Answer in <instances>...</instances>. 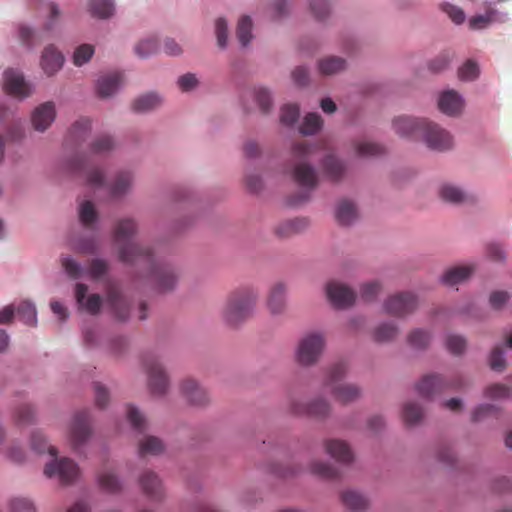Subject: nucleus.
I'll use <instances>...</instances> for the list:
<instances>
[{
  "label": "nucleus",
  "mask_w": 512,
  "mask_h": 512,
  "mask_svg": "<svg viewBox=\"0 0 512 512\" xmlns=\"http://www.w3.org/2000/svg\"><path fill=\"white\" fill-rule=\"evenodd\" d=\"M358 217L356 206L349 200H341L336 210V219L341 225H350Z\"/></svg>",
  "instance_id": "c85d7f7f"
},
{
  "label": "nucleus",
  "mask_w": 512,
  "mask_h": 512,
  "mask_svg": "<svg viewBox=\"0 0 512 512\" xmlns=\"http://www.w3.org/2000/svg\"><path fill=\"white\" fill-rule=\"evenodd\" d=\"M441 9L455 24H462L464 22L465 14L461 8L450 3H443Z\"/></svg>",
  "instance_id": "052dcab7"
},
{
  "label": "nucleus",
  "mask_w": 512,
  "mask_h": 512,
  "mask_svg": "<svg viewBox=\"0 0 512 512\" xmlns=\"http://www.w3.org/2000/svg\"><path fill=\"white\" fill-rule=\"evenodd\" d=\"M252 20L249 16H243L239 19L237 25V38L242 46H246L252 39Z\"/></svg>",
  "instance_id": "49530a36"
},
{
  "label": "nucleus",
  "mask_w": 512,
  "mask_h": 512,
  "mask_svg": "<svg viewBox=\"0 0 512 512\" xmlns=\"http://www.w3.org/2000/svg\"><path fill=\"white\" fill-rule=\"evenodd\" d=\"M402 416L406 424L414 425L422 419L423 410L416 402L410 401L404 404Z\"/></svg>",
  "instance_id": "c03bdc74"
},
{
  "label": "nucleus",
  "mask_w": 512,
  "mask_h": 512,
  "mask_svg": "<svg viewBox=\"0 0 512 512\" xmlns=\"http://www.w3.org/2000/svg\"><path fill=\"white\" fill-rule=\"evenodd\" d=\"M4 90L7 94L20 99L31 94V87L23 74L14 69H8L4 73Z\"/></svg>",
  "instance_id": "dca6fc26"
},
{
  "label": "nucleus",
  "mask_w": 512,
  "mask_h": 512,
  "mask_svg": "<svg viewBox=\"0 0 512 512\" xmlns=\"http://www.w3.org/2000/svg\"><path fill=\"white\" fill-rule=\"evenodd\" d=\"M98 483L102 490L109 493L119 492L122 484L116 474L111 470H103L98 474Z\"/></svg>",
  "instance_id": "2f4dec72"
},
{
  "label": "nucleus",
  "mask_w": 512,
  "mask_h": 512,
  "mask_svg": "<svg viewBox=\"0 0 512 512\" xmlns=\"http://www.w3.org/2000/svg\"><path fill=\"white\" fill-rule=\"evenodd\" d=\"M496 10H489L485 15H477L470 19L469 26L471 29H483L487 27L496 15Z\"/></svg>",
  "instance_id": "bf43d9fd"
},
{
  "label": "nucleus",
  "mask_w": 512,
  "mask_h": 512,
  "mask_svg": "<svg viewBox=\"0 0 512 512\" xmlns=\"http://www.w3.org/2000/svg\"><path fill=\"white\" fill-rule=\"evenodd\" d=\"M56 117L55 104L51 101L45 102L34 109L31 115V122L36 131L44 132L54 122Z\"/></svg>",
  "instance_id": "a211bd4d"
},
{
  "label": "nucleus",
  "mask_w": 512,
  "mask_h": 512,
  "mask_svg": "<svg viewBox=\"0 0 512 512\" xmlns=\"http://www.w3.org/2000/svg\"><path fill=\"white\" fill-rule=\"evenodd\" d=\"M137 232L133 219L120 220L114 229V241L118 247L119 258L131 265H141L155 287L162 292L172 290L179 276L178 269L171 263L158 258L149 246L132 241Z\"/></svg>",
  "instance_id": "f257e3e1"
},
{
  "label": "nucleus",
  "mask_w": 512,
  "mask_h": 512,
  "mask_svg": "<svg viewBox=\"0 0 512 512\" xmlns=\"http://www.w3.org/2000/svg\"><path fill=\"white\" fill-rule=\"evenodd\" d=\"M144 366L148 376V386L153 395H164L169 387V379L159 359L148 356L144 359Z\"/></svg>",
  "instance_id": "1a4fd4ad"
},
{
  "label": "nucleus",
  "mask_w": 512,
  "mask_h": 512,
  "mask_svg": "<svg viewBox=\"0 0 512 512\" xmlns=\"http://www.w3.org/2000/svg\"><path fill=\"white\" fill-rule=\"evenodd\" d=\"M343 504L352 511L362 512L369 506L368 500L359 492L346 490L341 494Z\"/></svg>",
  "instance_id": "cd10ccee"
},
{
  "label": "nucleus",
  "mask_w": 512,
  "mask_h": 512,
  "mask_svg": "<svg viewBox=\"0 0 512 512\" xmlns=\"http://www.w3.org/2000/svg\"><path fill=\"white\" fill-rule=\"evenodd\" d=\"M472 266H458L448 269L442 276L444 284L453 286L466 280L473 272Z\"/></svg>",
  "instance_id": "7c9ffc66"
},
{
  "label": "nucleus",
  "mask_w": 512,
  "mask_h": 512,
  "mask_svg": "<svg viewBox=\"0 0 512 512\" xmlns=\"http://www.w3.org/2000/svg\"><path fill=\"white\" fill-rule=\"evenodd\" d=\"M140 486L143 492L149 497L152 501H160L163 496V488L161 484V480L158 476L152 471H145L139 479Z\"/></svg>",
  "instance_id": "412c9836"
},
{
  "label": "nucleus",
  "mask_w": 512,
  "mask_h": 512,
  "mask_svg": "<svg viewBox=\"0 0 512 512\" xmlns=\"http://www.w3.org/2000/svg\"><path fill=\"white\" fill-rule=\"evenodd\" d=\"M164 450L162 441L154 436H146L139 443V454L145 455H158Z\"/></svg>",
  "instance_id": "f704fd0d"
},
{
  "label": "nucleus",
  "mask_w": 512,
  "mask_h": 512,
  "mask_svg": "<svg viewBox=\"0 0 512 512\" xmlns=\"http://www.w3.org/2000/svg\"><path fill=\"white\" fill-rule=\"evenodd\" d=\"M431 336L429 332L422 329L412 330L407 337L408 344L416 350L425 349L430 343Z\"/></svg>",
  "instance_id": "37998d69"
},
{
  "label": "nucleus",
  "mask_w": 512,
  "mask_h": 512,
  "mask_svg": "<svg viewBox=\"0 0 512 512\" xmlns=\"http://www.w3.org/2000/svg\"><path fill=\"white\" fill-rule=\"evenodd\" d=\"M90 435L91 427L88 411L77 412L69 430V439L73 449L78 450L89 439Z\"/></svg>",
  "instance_id": "f8f14e48"
},
{
  "label": "nucleus",
  "mask_w": 512,
  "mask_h": 512,
  "mask_svg": "<svg viewBox=\"0 0 512 512\" xmlns=\"http://www.w3.org/2000/svg\"><path fill=\"white\" fill-rule=\"evenodd\" d=\"M355 152L358 156L369 157L384 153V147L378 143L369 141H358L354 144Z\"/></svg>",
  "instance_id": "79ce46f5"
},
{
  "label": "nucleus",
  "mask_w": 512,
  "mask_h": 512,
  "mask_svg": "<svg viewBox=\"0 0 512 512\" xmlns=\"http://www.w3.org/2000/svg\"><path fill=\"white\" fill-rule=\"evenodd\" d=\"M162 103L161 97L156 93H147L136 98L132 103L133 111L137 113L149 112Z\"/></svg>",
  "instance_id": "c756f323"
},
{
  "label": "nucleus",
  "mask_w": 512,
  "mask_h": 512,
  "mask_svg": "<svg viewBox=\"0 0 512 512\" xmlns=\"http://www.w3.org/2000/svg\"><path fill=\"white\" fill-rule=\"evenodd\" d=\"M325 336L320 332L306 334L300 341L296 350L297 362L302 366H311L321 357L325 347Z\"/></svg>",
  "instance_id": "6e6552de"
},
{
  "label": "nucleus",
  "mask_w": 512,
  "mask_h": 512,
  "mask_svg": "<svg viewBox=\"0 0 512 512\" xmlns=\"http://www.w3.org/2000/svg\"><path fill=\"white\" fill-rule=\"evenodd\" d=\"M417 306V298L410 292L394 294L384 303L385 312L397 317H405L413 313Z\"/></svg>",
  "instance_id": "9b49d317"
},
{
  "label": "nucleus",
  "mask_w": 512,
  "mask_h": 512,
  "mask_svg": "<svg viewBox=\"0 0 512 512\" xmlns=\"http://www.w3.org/2000/svg\"><path fill=\"white\" fill-rule=\"evenodd\" d=\"M17 316L18 318L29 326H35L37 323V315L35 306L28 302L23 301L17 307Z\"/></svg>",
  "instance_id": "e433bc0d"
},
{
  "label": "nucleus",
  "mask_w": 512,
  "mask_h": 512,
  "mask_svg": "<svg viewBox=\"0 0 512 512\" xmlns=\"http://www.w3.org/2000/svg\"><path fill=\"white\" fill-rule=\"evenodd\" d=\"M180 391L186 400L194 406H204L210 400L208 392L192 378L184 379L180 383Z\"/></svg>",
  "instance_id": "f3484780"
},
{
  "label": "nucleus",
  "mask_w": 512,
  "mask_h": 512,
  "mask_svg": "<svg viewBox=\"0 0 512 512\" xmlns=\"http://www.w3.org/2000/svg\"><path fill=\"white\" fill-rule=\"evenodd\" d=\"M88 286L83 283H77L75 287V298L81 309H84L91 315H97L102 306V298L99 294H91L86 299Z\"/></svg>",
  "instance_id": "6ab92c4d"
},
{
  "label": "nucleus",
  "mask_w": 512,
  "mask_h": 512,
  "mask_svg": "<svg viewBox=\"0 0 512 512\" xmlns=\"http://www.w3.org/2000/svg\"><path fill=\"white\" fill-rule=\"evenodd\" d=\"M290 411L299 416H309L316 419H324L331 412L330 403L324 398H316L309 403L293 400Z\"/></svg>",
  "instance_id": "ddd939ff"
},
{
  "label": "nucleus",
  "mask_w": 512,
  "mask_h": 512,
  "mask_svg": "<svg viewBox=\"0 0 512 512\" xmlns=\"http://www.w3.org/2000/svg\"><path fill=\"white\" fill-rule=\"evenodd\" d=\"M310 7L314 16L319 20L324 19L329 13V3L327 0H311Z\"/></svg>",
  "instance_id": "69168bd1"
},
{
  "label": "nucleus",
  "mask_w": 512,
  "mask_h": 512,
  "mask_svg": "<svg viewBox=\"0 0 512 512\" xmlns=\"http://www.w3.org/2000/svg\"><path fill=\"white\" fill-rule=\"evenodd\" d=\"M158 51V43L154 38H146L135 46V53L140 58H146Z\"/></svg>",
  "instance_id": "8fccbe9b"
},
{
  "label": "nucleus",
  "mask_w": 512,
  "mask_h": 512,
  "mask_svg": "<svg viewBox=\"0 0 512 512\" xmlns=\"http://www.w3.org/2000/svg\"><path fill=\"white\" fill-rule=\"evenodd\" d=\"M326 452L341 463H350L353 460V453L349 445L338 439H330L324 443Z\"/></svg>",
  "instance_id": "5701e85b"
},
{
  "label": "nucleus",
  "mask_w": 512,
  "mask_h": 512,
  "mask_svg": "<svg viewBox=\"0 0 512 512\" xmlns=\"http://www.w3.org/2000/svg\"><path fill=\"white\" fill-rule=\"evenodd\" d=\"M312 153V147L307 142H298L292 146L293 167L291 175L293 180L300 186L309 190L314 189L318 184V175L315 168L306 161Z\"/></svg>",
  "instance_id": "39448f33"
},
{
  "label": "nucleus",
  "mask_w": 512,
  "mask_h": 512,
  "mask_svg": "<svg viewBox=\"0 0 512 512\" xmlns=\"http://www.w3.org/2000/svg\"><path fill=\"white\" fill-rule=\"evenodd\" d=\"M458 75L465 81L474 80L479 75L478 65L474 61L468 60L459 68Z\"/></svg>",
  "instance_id": "5fc2aeb1"
},
{
  "label": "nucleus",
  "mask_w": 512,
  "mask_h": 512,
  "mask_svg": "<svg viewBox=\"0 0 512 512\" xmlns=\"http://www.w3.org/2000/svg\"><path fill=\"white\" fill-rule=\"evenodd\" d=\"M309 470L313 475L323 479H334L338 475L337 470L332 465L321 461L312 462Z\"/></svg>",
  "instance_id": "a18cd8bd"
},
{
  "label": "nucleus",
  "mask_w": 512,
  "mask_h": 512,
  "mask_svg": "<svg viewBox=\"0 0 512 512\" xmlns=\"http://www.w3.org/2000/svg\"><path fill=\"white\" fill-rule=\"evenodd\" d=\"M91 129V121L88 118L77 120L69 130V137L76 143L85 139Z\"/></svg>",
  "instance_id": "ea45409f"
},
{
  "label": "nucleus",
  "mask_w": 512,
  "mask_h": 512,
  "mask_svg": "<svg viewBox=\"0 0 512 512\" xmlns=\"http://www.w3.org/2000/svg\"><path fill=\"white\" fill-rule=\"evenodd\" d=\"M286 287L283 283H276L271 287L267 305L272 314H280L285 309Z\"/></svg>",
  "instance_id": "a878e982"
},
{
  "label": "nucleus",
  "mask_w": 512,
  "mask_h": 512,
  "mask_svg": "<svg viewBox=\"0 0 512 512\" xmlns=\"http://www.w3.org/2000/svg\"><path fill=\"white\" fill-rule=\"evenodd\" d=\"M127 418L135 430L141 432L146 428L145 417L136 407H128Z\"/></svg>",
  "instance_id": "603ef678"
},
{
  "label": "nucleus",
  "mask_w": 512,
  "mask_h": 512,
  "mask_svg": "<svg viewBox=\"0 0 512 512\" xmlns=\"http://www.w3.org/2000/svg\"><path fill=\"white\" fill-rule=\"evenodd\" d=\"M465 382L462 376H456L450 381H446L439 374L425 375L417 384L416 391L420 396L426 399H432L448 389H461Z\"/></svg>",
  "instance_id": "0eeeda50"
},
{
  "label": "nucleus",
  "mask_w": 512,
  "mask_h": 512,
  "mask_svg": "<svg viewBox=\"0 0 512 512\" xmlns=\"http://www.w3.org/2000/svg\"><path fill=\"white\" fill-rule=\"evenodd\" d=\"M70 169L73 173L83 177L85 183L92 188H99L104 184V173L94 165L88 156L73 159Z\"/></svg>",
  "instance_id": "9d476101"
},
{
  "label": "nucleus",
  "mask_w": 512,
  "mask_h": 512,
  "mask_svg": "<svg viewBox=\"0 0 512 512\" xmlns=\"http://www.w3.org/2000/svg\"><path fill=\"white\" fill-rule=\"evenodd\" d=\"M323 125L321 116L317 113H308L300 127V133L303 135H313L318 132Z\"/></svg>",
  "instance_id": "a19ab883"
},
{
  "label": "nucleus",
  "mask_w": 512,
  "mask_h": 512,
  "mask_svg": "<svg viewBox=\"0 0 512 512\" xmlns=\"http://www.w3.org/2000/svg\"><path fill=\"white\" fill-rule=\"evenodd\" d=\"M114 3L112 0H90L89 11L92 16L106 19L114 14Z\"/></svg>",
  "instance_id": "473e14b6"
},
{
  "label": "nucleus",
  "mask_w": 512,
  "mask_h": 512,
  "mask_svg": "<svg viewBox=\"0 0 512 512\" xmlns=\"http://www.w3.org/2000/svg\"><path fill=\"white\" fill-rule=\"evenodd\" d=\"M319 71L323 75H332L345 68V61L340 57H327L319 61Z\"/></svg>",
  "instance_id": "58836bf2"
},
{
  "label": "nucleus",
  "mask_w": 512,
  "mask_h": 512,
  "mask_svg": "<svg viewBox=\"0 0 512 512\" xmlns=\"http://www.w3.org/2000/svg\"><path fill=\"white\" fill-rule=\"evenodd\" d=\"M392 128L400 137H421L432 150L446 151L453 145L449 132L424 118L398 116L393 119Z\"/></svg>",
  "instance_id": "f03ea898"
},
{
  "label": "nucleus",
  "mask_w": 512,
  "mask_h": 512,
  "mask_svg": "<svg viewBox=\"0 0 512 512\" xmlns=\"http://www.w3.org/2000/svg\"><path fill=\"white\" fill-rule=\"evenodd\" d=\"M440 111L449 116H456L461 113L463 108V100L454 90L443 92L438 100Z\"/></svg>",
  "instance_id": "4be33fe9"
},
{
  "label": "nucleus",
  "mask_w": 512,
  "mask_h": 512,
  "mask_svg": "<svg viewBox=\"0 0 512 512\" xmlns=\"http://www.w3.org/2000/svg\"><path fill=\"white\" fill-rule=\"evenodd\" d=\"M122 83V74L115 72L104 75L98 79L97 93L101 98H107L113 95Z\"/></svg>",
  "instance_id": "b1692460"
},
{
  "label": "nucleus",
  "mask_w": 512,
  "mask_h": 512,
  "mask_svg": "<svg viewBox=\"0 0 512 512\" xmlns=\"http://www.w3.org/2000/svg\"><path fill=\"white\" fill-rule=\"evenodd\" d=\"M346 372V363L337 362L329 368L324 381V386L332 396L343 404L351 403L361 396V389L357 385L341 382Z\"/></svg>",
  "instance_id": "423d86ee"
},
{
  "label": "nucleus",
  "mask_w": 512,
  "mask_h": 512,
  "mask_svg": "<svg viewBox=\"0 0 512 512\" xmlns=\"http://www.w3.org/2000/svg\"><path fill=\"white\" fill-rule=\"evenodd\" d=\"M321 167L325 175L332 181L342 179L346 171L344 162L333 154L326 155L322 160Z\"/></svg>",
  "instance_id": "393cba45"
},
{
  "label": "nucleus",
  "mask_w": 512,
  "mask_h": 512,
  "mask_svg": "<svg viewBox=\"0 0 512 512\" xmlns=\"http://www.w3.org/2000/svg\"><path fill=\"white\" fill-rule=\"evenodd\" d=\"M133 176L129 171L119 172L109 186L110 195L113 198H120L127 194L132 186Z\"/></svg>",
  "instance_id": "bb28decb"
},
{
  "label": "nucleus",
  "mask_w": 512,
  "mask_h": 512,
  "mask_svg": "<svg viewBox=\"0 0 512 512\" xmlns=\"http://www.w3.org/2000/svg\"><path fill=\"white\" fill-rule=\"evenodd\" d=\"M308 226V221L305 218H296L280 224L276 232L281 237H288L294 233L302 231Z\"/></svg>",
  "instance_id": "c9c22d12"
},
{
  "label": "nucleus",
  "mask_w": 512,
  "mask_h": 512,
  "mask_svg": "<svg viewBox=\"0 0 512 512\" xmlns=\"http://www.w3.org/2000/svg\"><path fill=\"white\" fill-rule=\"evenodd\" d=\"M64 56L53 45H48L42 52L40 65L46 75L52 76L63 66Z\"/></svg>",
  "instance_id": "aec40b11"
},
{
  "label": "nucleus",
  "mask_w": 512,
  "mask_h": 512,
  "mask_svg": "<svg viewBox=\"0 0 512 512\" xmlns=\"http://www.w3.org/2000/svg\"><path fill=\"white\" fill-rule=\"evenodd\" d=\"M255 99L263 113L270 111L272 107V99L269 91L264 87L255 88Z\"/></svg>",
  "instance_id": "6e6d98bb"
},
{
  "label": "nucleus",
  "mask_w": 512,
  "mask_h": 512,
  "mask_svg": "<svg viewBox=\"0 0 512 512\" xmlns=\"http://www.w3.org/2000/svg\"><path fill=\"white\" fill-rule=\"evenodd\" d=\"M95 404L99 408H104L109 402V393L101 383L94 384Z\"/></svg>",
  "instance_id": "774afa93"
},
{
  "label": "nucleus",
  "mask_w": 512,
  "mask_h": 512,
  "mask_svg": "<svg viewBox=\"0 0 512 512\" xmlns=\"http://www.w3.org/2000/svg\"><path fill=\"white\" fill-rule=\"evenodd\" d=\"M446 347L453 354H461L466 348V341L459 335H449L446 339Z\"/></svg>",
  "instance_id": "680f3d73"
},
{
  "label": "nucleus",
  "mask_w": 512,
  "mask_h": 512,
  "mask_svg": "<svg viewBox=\"0 0 512 512\" xmlns=\"http://www.w3.org/2000/svg\"><path fill=\"white\" fill-rule=\"evenodd\" d=\"M489 363L491 369L495 371H503L506 367L504 351L501 346H496L490 354Z\"/></svg>",
  "instance_id": "4d7b16f0"
},
{
  "label": "nucleus",
  "mask_w": 512,
  "mask_h": 512,
  "mask_svg": "<svg viewBox=\"0 0 512 512\" xmlns=\"http://www.w3.org/2000/svg\"><path fill=\"white\" fill-rule=\"evenodd\" d=\"M115 144L110 136L98 137L90 146V153L92 155H103L114 148Z\"/></svg>",
  "instance_id": "09e8293b"
},
{
  "label": "nucleus",
  "mask_w": 512,
  "mask_h": 512,
  "mask_svg": "<svg viewBox=\"0 0 512 512\" xmlns=\"http://www.w3.org/2000/svg\"><path fill=\"white\" fill-rule=\"evenodd\" d=\"M215 32L217 36L218 46L224 48L227 44V22L223 18H218L215 22Z\"/></svg>",
  "instance_id": "0e129e2a"
},
{
  "label": "nucleus",
  "mask_w": 512,
  "mask_h": 512,
  "mask_svg": "<svg viewBox=\"0 0 512 512\" xmlns=\"http://www.w3.org/2000/svg\"><path fill=\"white\" fill-rule=\"evenodd\" d=\"M106 301L118 320L126 321L129 318L130 304L118 286L114 284L107 286Z\"/></svg>",
  "instance_id": "4468645a"
},
{
  "label": "nucleus",
  "mask_w": 512,
  "mask_h": 512,
  "mask_svg": "<svg viewBox=\"0 0 512 512\" xmlns=\"http://www.w3.org/2000/svg\"><path fill=\"white\" fill-rule=\"evenodd\" d=\"M485 394L493 399L509 398L512 396V390L504 384H493L486 388Z\"/></svg>",
  "instance_id": "13d9d810"
},
{
  "label": "nucleus",
  "mask_w": 512,
  "mask_h": 512,
  "mask_svg": "<svg viewBox=\"0 0 512 512\" xmlns=\"http://www.w3.org/2000/svg\"><path fill=\"white\" fill-rule=\"evenodd\" d=\"M10 512H36V510L29 499L14 498L10 503Z\"/></svg>",
  "instance_id": "e2e57ef3"
},
{
  "label": "nucleus",
  "mask_w": 512,
  "mask_h": 512,
  "mask_svg": "<svg viewBox=\"0 0 512 512\" xmlns=\"http://www.w3.org/2000/svg\"><path fill=\"white\" fill-rule=\"evenodd\" d=\"M94 54V47L90 44H82L76 48L73 55V62L76 66L87 63Z\"/></svg>",
  "instance_id": "3c124183"
},
{
  "label": "nucleus",
  "mask_w": 512,
  "mask_h": 512,
  "mask_svg": "<svg viewBox=\"0 0 512 512\" xmlns=\"http://www.w3.org/2000/svg\"><path fill=\"white\" fill-rule=\"evenodd\" d=\"M439 193L444 201L453 204L467 202L469 198L461 189L450 184L443 185Z\"/></svg>",
  "instance_id": "72a5a7b5"
},
{
  "label": "nucleus",
  "mask_w": 512,
  "mask_h": 512,
  "mask_svg": "<svg viewBox=\"0 0 512 512\" xmlns=\"http://www.w3.org/2000/svg\"><path fill=\"white\" fill-rule=\"evenodd\" d=\"M79 217L85 226H91L97 220L98 214L91 201L86 200L80 204Z\"/></svg>",
  "instance_id": "de8ad7c7"
},
{
  "label": "nucleus",
  "mask_w": 512,
  "mask_h": 512,
  "mask_svg": "<svg viewBox=\"0 0 512 512\" xmlns=\"http://www.w3.org/2000/svg\"><path fill=\"white\" fill-rule=\"evenodd\" d=\"M31 449L37 454L46 450L54 459L44 467V475L47 478H56L61 484L68 485L78 479L80 469L78 465L67 457L57 458V449L48 445L44 435L40 431H34L30 439Z\"/></svg>",
  "instance_id": "7ed1b4c3"
},
{
  "label": "nucleus",
  "mask_w": 512,
  "mask_h": 512,
  "mask_svg": "<svg viewBox=\"0 0 512 512\" xmlns=\"http://www.w3.org/2000/svg\"><path fill=\"white\" fill-rule=\"evenodd\" d=\"M299 117V107L296 104H286L281 108L280 120L285 125L294 124Z\"/></svg>",
  "instance_id": "864d4df0"
},
{
  "label": "nucleus",
  "mask_w": 512,
  "mask_h": 512,
  "mask_svg": "<svg viewBox=\"0 0 512 512\" xmlns=\"http://www.w3.org/2000/svg\"><path fill=\"white\" fill-rule=\"evenodd\" d=\"M326 294L331 304L336 308H347L354 303L356 298L352 289L336 281L327 284Z\"/></svg>",
  "instance_id": "2eb2a0df"
},
{
  "label": "nucleus",
  "mask_w": 512,
  "mask_h": 512,
  "mask_svg": "<svg viewBox=\"0 0 512 512\" xmlns=\"http://www.w3.org/2000/svg\"><path fill=\"white\" fill-rule=\"evenodd\" d=\"M381 286L378 282H368L361 287V297L366 301L373 300L380 292Z\"/></svg>",
  "instance_id": "338daca9"
},
{
  "label": "nucleus",
  "mask_w": 512,
  "mask_h": 512,
  "mask_svg": "<svg viewBox=\"0 0 512 512\" xmlns=\"http://www.w3.org/2000/svg\"><path fill=\"white\" fill-rule=\"evenodd\" d=\"M257 293L252 288H241L232 292L222 308V318L229 326H238L253 313Z\"/></svg>",
  "instance_id": "20e7f679"
},
{
  "label": "nucleus",
  "mask_w": 512,
  "mask_h": 512,
  "mask_svg": "<svg viewBox=\"0 0 512 512\" xmlns=\"http://www.w3.org/2000/svg\"><path fill=\"white\" fill-rule=\"evenodd\" d=\"M398 334V328L393 323H383L373 331V339L383 343L393 340Z\"/></svg>",
  "instance_id": "4c0bfd02"
}]
</instances>
